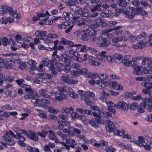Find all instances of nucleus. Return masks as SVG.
<instances>
[{
	"mask_svg": "<svg viewBox=\"0 0 152 152\" xmlns=\"http://www.w3.org/2000/svg\"><path fill=\"white\" fill-rule=\"evenodd\" d=\"M65 65L62 64L51 60H50V70L51 73L54 75H57V71L61 72L63 71L66 73L69 72L70 71L71 67L70 66V63H65Z\"/></svg>",
	"mask_w": 152,
	"mask_h": 152,
	"instance_id": "nucleus-1",
	"label": "nucleus"
},
{
	"mask_svg": "<svg viewBox=\"0 0 152 152\" xmlns=\"http://www.w3.org/2000/svg\"><path fill=\"white\" fill-rule=\"evenodd\" d=\"M37 94V93L33 90L30 92H28V94L24 96V98L26 99H32L31 102L39 106L42 107H45L47 106L46 104H48L50 103V101L45 99H36Z\"/></svg>",
	"mask_w": 152,
	"mask_h": 152,
	"instance_id": "nucleus-2",
	"label": "nucleus"
},
{
	"mask_svg": "<svg viewBox=\"0 0 152 152\" xmlns=\"http://www.w3.org/2000/svg\"><path fill=\"white\" fill-rule=\"evenodd\" d=\"M4 56H6L5 59L6 62L9 65V66L7 68V69H9L12 68V66H13L17 61V63L19 65V68L21 70L25 69L26 66V65L25 62L20 60V59H15L14 57L15 56V54L14 53H7L4 54Z\"/></svg>",
	"mask_w": 152,
	"mask_h": 152,
	"instance_id": "nucleus-3",
	"label": "nucleus"
},
{
	"mask_svg": "<svg viewBox=\"0 0 152 152\" xmlns=\"http://www.w3.org/2000/svg\"><path fill=\"white\" fill-rule=\"evenodd\" d=\"M70 7V9L74 12L76 15H79L84 17H88L90 13L85 9H83L76 4L71 5H68Z\"/></svg>",
	"mask_w": 152,
	"mask_h": 152,
	"instance_id": "nucleus-4",
	"label": "nucleus"
},
{
	"mask_svg": "<svg viewBox=\"0 0 152 152\" xmlns=\"http://www.w3.org/2000/svg\"><path fill=\"white\" fill-rule=\"evenodd\" d=\"M58 90L55 93V99L59 101H62L66 97L65 93L67 92V90L64 87H58Z\"/></svg>",
	"mask_w": 152,
	"mask_h": 152,
	"instance_id": "nucleus-5",
	"label": "nucleus"
},
{
	"mask_svg": "<svg viewBox=\"0 0 152 152\" xmlns=\"http://www.w3.org/2000/svg\"><path fill=\"white\" fill-rule=\"evenodd\" d=\"M47 33L46 31H41L39 30L36 31L34 34L36 36L39 37L41 40L45 41V42L47 43L49 45L53 43V41L48 39V36L46 34Z\"/></svg>",
	"mask_w": 152,
	"mask_h": 152,
	"instance_id": "nucleus-6",
	"label": "nucleus"
},
{
	"mask_svg": "<svg viewBox=\"0 0 152 152\" xmlns=\"http://www.w3.org/2000/svg\"><path fill=\"white\" fill-rule=\"evenodd\" d=\"M142 63L143 65L147 64L148 69L144 67L142 69L144 71H145L148 74H152V59L150 58H145L142 60Z\"/></svg>",
	"mask_w": 152,
	"mask_h": 152,
	"instance_id": "nucleus-7",
	"label": "nucleus"
},
{
	"mask_svg": "<svg viewBox=\"0 0 152 152\" xmlns=\"http://www.w3.org/2000/svg\"><path fill=\"white\" fill-rule=\"evenodd\" d=\"M148 36V34L145 32L142 33L140 34L137 36L135 38V41L138 43L139 45L145 47L146 42L145 41L146 37Z\"/></svg>",
	"mask_w": 152,
	"mask_h": 152,
	"instance_id": "nucleus-8",
	"label": "nucleus"
},
{
	"mask_svg": "<svg viewBox=\"0 0 152 152\" xmlns=\"http://www.w3.org/2000/svg\"><path fill=\"white\" fill-rule=\"evenodd\" d=\"M104 75L105 74L104 73L101 74L100 75H99V76H98V77L99 78V80H97L96 81V84L99 85V88L100 89H102L104 88L102 86V85H103L105 87H106L107 86V83H106L107 82L104 81V80L106 79L108 77V75L107 74H106L105 77H104Z\"/></svg>",
	"mask_w": 152,
	"mask_h": 152,
	"instance_id": "nucleus-9",
	"label": "nucleus"
},
{
	"mask_svg": "<svg viewBox=\"0 0 152 152\" xmlns=\"http://www.w3.org/2000/svg\"><path fill=\"white\" fill-rule=\"evenodd\" d=\"M25 130H22L23 132L20 134H15L14 137L16 139L18 140L17 141L18 143L21 147H25L26 146V145L24 142L26 140L25 137L22 135L23 134L24 135H26L25 133H23V131Z\"/></svg>",
	"mask_w": 152,
	"mask_h": 152,
	"instance_id": "nucleus-10",
	"label": "nucleus"
},
{
	"mask_svg": "<svg viewBox=\"0 0 152 152\" xmlns=\"http://www.w3.org/2000/svg\"><path fill=\"white\" fill-rule=\"evenodd\" d=\"M141 106L146 109L149 112H152V100L150 98H145L144 102L140 104Z\"/></svg>",
	"mask_w": 152,
	"mask_h": 152,
	"instance_id": "nucleus-11",
	"label": "nucleus"
},
{
	"mask_svg": "<svg viewBox=\"0 0 152 152\" xmlns=\"http://www.w3.org/2000/svg\"><path fill=\"white\" fill-rule=\"evenodd\" d=\"M141 85L146 88V89L142 90V92L145 94H148L149 96L152 98V83L143 82L141 83Z\"/></svg>",
	"mask_w": 152,
	"mask_h": 152,
	"instance_id": "nucleus-12",
	"label": "nucleus"
},
{
	"mask_svg": "<svg viewBox=\"0 0 152 152\" xmlns=\"http://www.w3.org/2000/svg\"><path fill=\"white\" fill-rule=\"evenodd\" d=\"M50 61L48 58H45L44 60L42 62L37 68V71L39 72H42L45 71V68L44 66H47L48 67L50 70Z\"/></svg>",
	"mask_w": 152,
	"mask_h": 152,
	"instance_id": "nucleus-13",
	"label": "nucleus"
},
{
	"mask_svg": "<svg viewBox=\"0 0 152 152\" xmlns=\"http://www.w3.org/2000/svg\"><path fill=\"white\" fill-rule=\"evenodd\" d=\"M135 9H136V8L131 7L129 8L130 11L124 10L123 11V13L126 15L127 18L132 19L134 18L135 15H137V14H135L136 12H135L136 11Z\"/></svg>",
	"mask_w": 152,
	"mask_h": 152,
	"instance_id": "nucleus-14",
	"label": "nucleus"
},
{
	"mask_svg": "<svg viewBox=\"0 0 152 152\" xmlns=\"http://www.w3.org/2000/svg\"><path fill=\"white\" fill-rule=\"evenodd\" d=\"M98 45L102 47H107L109 44V42L107 38L103 37L102 35L99 36L98 39Z\"/></svg>",
	"mask_w": 152,
	"mask_h": 152,
	"instance_id": "nucleus-15",
	"label": "nucleus"
},
{
	"mask_svg": "<svg viewBox=\"0 0 152 152\" xmlns=\"http://www.w3.org/2000/svg\"><path fill=\"white\" fill-rule=\"evenodd\" d=\"M66 54L68 55L72 54V55L71 56L72 57L75 56L76 57L78 61L81 62L82 60L81 59H80V60H79V56H80V55L78 51L76 50V48L74 49L73 48H70L67 50L66 51Z\"/></svg>",
	"mask_w": 152,
	"mask_h": 152,
	"instance_id": "nucleus-16",
	"label": "nucleus"
},
{
	"mask_svg": "<svg viewBox=\"0 0 152 152\" xmlns=\"http://www.w3.org/2000/svg\"><path fill=\"white\" fill-rule=\"evenodd\" d=\"M107 126H106V129L109 133L113 132L116 129L115 124L113 122L109 120L106 121Z\"/></svg>",
	"mask_w": 152,
	"mask_h": 152,
	"instance_id": "nucleus-17",
	"label": "nucleus"
},
{
	"mask_svg": "<svg viewBox=\"0 0 152 152\" xmlns=\"http://www.w3.org/2000/svg\"><path fill=\"white\" fill-rule=\"evenodd\" d=\"M53 58V59L56 61H59L60 62L71 63V61L70 59L66 57V55H64L60 56L58 55L56 56Z\"/></svg>",
	"mask_w": 152,
	"mask_h": 152,
	"instance_id": "nucleus-18",
	"label": "nucleus"
},
{
	"mask_svg": "<svg viewBox=\"0 0 152 152\" xmlns=\"http://www.w3.org/2000/svg\"><path fill=\"white\" fill-rule=\"evenodd\" d=\"M23 133H25L26 136L30 139L34 140L35 141H38V138L37 136L36 133L35 132L30 130L29 131V133L26 130L23 131Z\"/></svg>",
	"mask_w": 152,
	"mask_h": 152,
	"instance_id": "nucleus-19",
	"label": "nucleus"
},
{
	"mask_svg": "<svg viewBox=\"0 0 152 152\" xmlns=\"http://www.w3.org/2000/svg\"><path fill=\"white\" fill-rule=\"evenodd\" d=\"M13 8L12 7H9L6 5H0V12H1L3 15L7 14L8 13H9V15H11V12Z\"/></svg>",
	"mask_w": 152,
	"mask_h": 152,
	"instance_id": "nucleus-20",
	"label": "nucleus"
},
{
	"mask_svg": "<svg viewBox=\"0 0 152 152\" xmlns=\"http://www.w3.org/2000/svg\"><path fill=\"white\" fill-rule=\"evenodd\" d=\"M106 25V23L104 22L102 19L99 18L94 20L93 27L97 28L100 26L105 27Z\"/></svg>",
	"mask_w": 152,
	"mask_h": 152,
	"instance_id": "nucleus-21",
	"label": "nucleus"
},
{
	"mask_svg": "<svg viewBox=\"0 0 152 152\" xmlns=\"http://www.w3.org/2000/svg\"><path fill=\"white\" fill-rule=\"evenodd\" d=\"M65 20L69 22L74 21L75 17V15L69 12H65L63 13Z\"/></svg>",
	"mask_w": 152,
	"mask_h": 152,
	"instance_id": "nucleus-22",
	"label": "nucleus"
},
{
	"mask_svg": "<svg viewBox=\"0 0 152 152\" xmlns=\"http://www.w3.org/2000/svg\"><path fill=\"white\" fill-rule=\"evenodd\" d=\"M129 106L127 104L123 101H121L117 103L116 106V108L117 109L121 108L124 110L127 109Z\"/></svg>",
	"mask_w": 152,
	"mask_h": 152,
	"instance_id": "nucleus-23",
	"label": "nucleus"
},
{
	"mask_svg": "<svg viewBox=\"0 0 152 152\" xmlns=\"http://www.w3.org/2000/svg\"><path fill=\"white\" fill-rule=\"evenodd\" d=\"M1 140L2 141L1 142V143L5 147H6L8 145L10 146H13L15 143V141L10 138L7 139L5 140Z\"/></svg>",
	"mask_w": 152,
	"mask_h": 152,
	"instance_id": "nucleus-24",
	"label": "nucleus"
},
{
	"mask_svg": "<svg viewBox=\"0 0 152 152\" xmlns=\"http://www.w3.org/2000/svg\"><path fill=\"white\" fill-rule=\"evenodd\" d=\"M144 67L140 66L134 67L133 73L137 75H142L143 74V73L148 74L146 72H146L145 71L143 70L142 69Z\"/></svg>",
	"mask_w": 152,
	"mask_h": 152,
	"instance_id": "nucleus-25",
	"label": "nucleus"
},
{
	"mask_svg": "<svg viewBox=\"0 0 152 152\" xmlns=\"http://www.w3.org/2000/svg\"><path fill=\"white\" fill-rule=\"evenodd\" d=\"M74 21L78 26H82L85 25V18L76 16Z\"/></svg>",
	"mask_w": 152,
	"mask_h": 152,
	"instance_id": "nucleus-26",
	"label": "nucleus"
},
{
	"mask_svg": "<svg viewBox=\"0 0 152 152\" xmlns=\"http://www.w3.org/2000/svg\"><path fill=\"white\" fill-rule=\"evenodd\" d=\"M76 46H77L76 50L78 51H79L81 52H86L87 50L89 49L88 47L86 45H82L80 44L76 45Z\"/></svg>",
	"mask_w": 152,
	"mask_h": 152,
	"instance_id": "nucleus-27",
	"label": "nucleus"
},
{
	"mask_svg": "<svg viewBox=\"0 0 152 152\" xmlns=\"http://www.w3.org/2000/svg\"><path fill=\"white\" fill-rule=\"evenodd\" d=\"M66 143L70 145V147L74 148H75V145L77 144L76 141L71 138H69L68 139H66Z\"/></svg>",
	"mask_w": 152,
	"mask_h": 152,
	"instance_id": "nucleus-28",
	"label": "nucleus"
},
{
	"mask_svg": "<svg viewBox=\"0 0 152 152\" xmlns=\"http://www.w3.org/2000/svg\"><path fill=\"white\" fill-rule=\"evenodd\" d=\"M15 135L10 130L8 132H7L5 135L2 136L1 140H5L8 138H10L13 137H14Z\"/></svg>",
	"mask_w": 152,
	"mask_h": 152,
	"instance_id": "nucleus-29",
	"label": "nucleus"
},
{
	"mask_svg": "<svg viewBox=\"0 0 152 152\" xmlns=\"http://www.w3.org/2000/svg\"><path fill=\"white\" fill-rule=\"evenodd\" d=\"M100 8L101 7L105 9L106 12H109V10H107V9L109 7L110 5L107 4V2L105 1H100L99 4Z\"/></svg>",
	"mask_w": 152,
	"mask_h": 152,
	"instance_id": "nucleus-30",
	"label": "nucleus"
},
{
	"mask_svg": "<svg viewBox=\"0 0 152 152\" xmlns=\"http://www.w3.org/2000/svg\"><path fill=\"white\" fill-rule=\"evenodd\" d=\"M135 10H136L135 12H136L135 14H137V15L140 14L142 15H145L148 14L147 12L144 10L142 8L137 7Z\"/></svg>",
	"mask_w": 152,
	"mask_h": 152,
	"instance_id": "nucleus-31",
	"label": "nucleus"
},
{
	"mask_svg": "<svg viewBox=\"0 0 152 152\" xmlns=\"http://www.w3.org/2000/svg\"><path fill=\"white\" fill-rule=\"evenodd\" d=\"M122 62L126 66H132L134 64L135 61H129L127 59H124L122 60Z\"/></svg>",
	"mask_w": 152,
	"mask_h": 152,
	"instance_id": "nucleus-32",
	"label": "nucleus"
},
{
	"mask_svg": "<svg viewBox=\"0 0 152 152\" xmlns=\"http://www.w3.org/2000/svg\"><path fill=\"white\" fill-rule=\"evenodd\" d=\"M59 42V41L56 40H55L53 41V43H54V48L56 49L60 50L62 52L63 51L64 52H65L64 48L63 46L61 45H58L57 46Z\"/></svg>",
	"mask_w": 152,
	"mask_h": 152,
	"instance_id": "nucleus-33",
	"label": "nucleus"
},
{
	"mask_svg": "<svg viewBox=\"0 0 152 152\" xmlns=\"http://www.w3.org/2000/svg\"><path fill=\"white\" fill-rule=\"evenodd\" d=\"M67 127L68 128H65L64 129L63 131V132L71 134L72 136H74L75 134L73 132L74 128L69 126H68Z\"/></svg>",
	"mask_w": 152,
	"mask_h": 152,
	"instance_id": "nucleus-34",
	"label": "nucleus"
},
{
	"mask_svg": "<svg viewBox=\"0 0 152 152\" xmlns=\"http://www.w3.org/2000/svg\"><path fill=\"white\" fill-rule=\"evenodd\" d=\"M68 122L66 121H59L58 122L59 125L58 126V129L60 130H62L64 129V126H66V124Z\"/></svg>",
	"mask_w": 152,
	"mask_h": 152,
	"instance_id": "nucleus-35",
	"label": "nucleus"
},
{
	"mask_svg": "<svg viewBox=\"0 0 152 152\" xmlns=\"http://www.w3.org/2000/svg\"><path fill=\"white\" fill-rule=\"evenodd\" d=\"M43 78H44V80L46 81L48 83H51V79L53 77L52 75L49 73H43Z\"/></svg>",
	"mask_w": 152,
	"mask_h": 152,
	"instance_id": "nucleus-36",
	"label": "nucleus"
},
{
	"mask_svg": "<svg viewBox=\"0 0 152 152\" xmlns=\"http://www.w3.org/2000/svg\"><path fill=\"white\" fill-rule=\"evenodd\" d=\"M130 0H118L117 3L119 6L122 7H126Z\"/></svg>",
	"mask_w": 152,
	"mask_h": 152,
	"instance_id": "nucleus-37",
	"label": "nucleus"
},
{
	"mask_svg": "<svg viewBox=\"0 0 152 152\" xmlns=\"http://www.w3.org/2000/svg\"><path fill=\"white\" fill-rule=\"evenodd\" d=\"M11 12V14L10 15L12 16L14 18L20 20L21 18L20 15L19 13H17V11L16 10H12Z\"/></svg>",
	"mask_w": 152,
	"mask_h": 152,
	"instance_id": "nucleus-38",
	"label": "nucleus"
},
{
	"mask_svg": "<svg viewBox=\"0 0 152 152\" xmlns=\"http://www.w3.org/2000/svg\"><path fill=\"white\" fill-rule=\"evenodd\" d=\"M87 31L84 30L83 33L81 34V39L83 40L87 41L89 39V36Z\"/></svg>",
	"mask_w": 152,
	"mask_h": 152,
	"instance_id": "nucleus-39",
	"label": "nucleus"
},
{
	"mask_svg": "<svg viewBox=\"0 0 152 152\" xmlns=\"http://www.w3.org/2000/svg\"><path fill=\"white\" fill-rule=\"evenodd\" d=\"M71 76L67 75H65L61 77V79L63 81L69 84L71 80Z\"/></svg>",
	"mask_w": 152,
	"mask_h": 152,
	"instance_id": "nucleus-40",
	"label": "nucleus"
},
{
	"mask_svg": "<svg viewBox=\"0 0 152 152\" xmlns=\"http://www.w3.org/2000/svg\"><path fill=\"white\" fill-rule=\"evenodd\" d=\"M70 25L69 22H64L62 24L58 25V27L61 29H65Z\"/></svg>",
	"mask_w": 152,
	"mask_h": 152,
	"instance_id": "nucleus-41",
	"label": "nucleus"
},
{
	"mask_svg": "<svg viewBox=\"0 0 152 152\" xmlns=\"http://www.w3.org/2000/svg\"><path fill=\"white\" fill-rule=\"evenodd\" d=\"M103 112L99 110L95 112H93V115L97 118H102V116H103Z\"/></svg>",
	"mask_w": 152,
	"mask_h": 152,
	"instance_id": "nucleus-42",
	"label": "nucleus"
},
{
	"mask_svg": "<svg viewBox=\"0 0 152 152\" xmlns=\"http://www.w3.org/2000/svg\"><path fill=\"white\" fill-rule=\"evenodd\" d=\"M82 100L84 101L85 103L88 105H91L92 102L91 100L90 99V98L87 96H82L81 97Z\"/></svg>",
	"mask_w": 152,
	"mask_h": 152,
	"instance_id": "nucleus-43",
	"label": "nucleus"
},
{
	"mask_svg": "<svg viewBox=\"0 0 152 152\" xmlns=\"http://www.w3.org/2000/svg\"><path fill=\"white\" fill-rule=\"evenodd\" d=\"M36 65H33L32 66H31L30 67V70L29 71V72L30 74L32 75H36L37 73L35 72L34 71H37V67L36 66Z\"/></svg>",
	"mask_w": 152,
	"mask_h": 152,
	"instance_id": "nucleus-44",
	"label": "nucleus"
},
{
	"mask_svg": "<svg viewBox=\"0 0 152 152\" xmlns=\"http://www.w3.org/2000/svg\"><path fill=\"white\" fill-rule=\"evenodd\" d=\"M68 91L69 93V95L71 97L75 98L78 97V94L75 92L72 89L70 88Z\"/></svg>",
	"mask_w": 152,
	"mask_h": 152,
	"instance_id": "nucleus-45",
	"label": "nucleus"
},
{
	"mask_svg": "<svg viewBox=\"0 0 152 152\" xmlns=\"http://www.w3.org/2000/svg\"><path fill=\"white\" fill-rule=\"evenodd\" d=\"M89 37L95 36L97 34V32L94 29H91V30H86Z\"/></svg>",
	"mask_w": 152,
	"mask_h": 152,
	"instance_id": "nucleus-46",
	"label": "nucleus"
},
{
	"mask_svg": "<svg viewBox=\"0 0 152 152\" xmlns=\"http://www.w3.org/2000/svg\"><path fill=\"white\" fill-rule=\"evenodd\" d=\"M49 17H48L46 18H44L43 19V21H45V24L48 25H50L52 24L53 23V21L52 19L49 20Z\"/></svg>",
	"mask_w": 152,
	"mask_h": 152,
	"instance_id": "nucleus-47",
	"label": "nucleus"
},
{
	"mask_svg": "<svg viewBox=\"0 0 152 152\" xmlns=\"http://www.w3.org/2000/svg\"><path fill=\"white\" fill-rule=\"evenodd\" d=\"M2 45L4 46H7L9 44V40L6 37L2 38Z\"/></svg>",
	"mask_w": 152,
	"mask_h": 152,
	"instance_id": "nucleus-48",
	"label": "nucleus"
},
{
	"mask_svg": "<svg viewBox=\"0 0 152 152\" xmlns=\"http://www.w3.org/2000/svg\"><path fill=\"white\" fill-rule=\"evenodd\" d=\"M48 132L49 134V138L50 140H53L55 139H56V136L54 132L53 131L49 130Z\"/></svg>",
	"mask_w": 152,
	"mask_h": 152,
	"instance_id": "nucleus-49",
	"label": "nucleus"
},
{
	"mask_svg": "<svg viewBox=\"0 0 152 152\" xmlns=\"http://www.w3.org/2000/svg\"><path fill=\"white\" fill-rule=\"evenodd\" d=\"M106 83H107V86L109 85L110 88H113L115 89L117 87L118 84L117 82H113L109 83L108 82H107Z\"/></svg>",
	"mask_w": 152,
	"mask_h": 152,
	"instance_id": "nucleus-50",
	"label": "nucleus"
},
{
	"mask_svg": "<svg viewBox=\"0 0 152 152\" xmlns=\"http://www.w3.org/2000/svg\"><path fill=\"white\" fill-rule=\"evenodd\" d=\"M89 124L91 125L93 127L96 128H99V126L96 123L95 120H94L92 119H89L88 121Z\"/></svg>",
	"mask_w": 152,
	"mask_h": 152,
	"instance_id": "nucleus-51",
	"label": "nucleus"
},
{
	"mask_svg": "<svg viewBox=\"0 0 152 152\" xmlns=\"http://www.w3.org/2000/svg\"><path fill=\"white\" fill-rule=\"evenodd\" d=\"M27 149L30 152H40L38 148H35L30 146L27 147Z\"/></svg>",
	"mask_w": 152,
	"mask_h": 152,
	"instance_id": "nucleus-52",
	"label": "nucleus"
},
{
	"mask_svg": "<svg viewBox=\"0 0 152 152\" xmlns=\"http://www.w3.org/2000/svg\"><path fill=\"white\" fill-rule=\"evenodd\" d=\"M85 24H88L89 26L90 25V26H92L93 25L94 22V20H93L90 18H85Z\"/></svg>",
	"mask_w": 152,
	"mask_h": 152,
	"instance_id": "nucleus-53",
	"label": "nucleus"
},
{
	"mask_svg": "<svg viewBox=\"0 0 152 152\" xmlns=\"http://www.w3.org/2000/svg\"><path fill=\"white\" fill-rule=\"evenodd\" d=\"M91 11L92 12H95L96 11H101V8H100L99 4L94 6L93 8H91L90 9Z\"/></svg>",
	"mask_w": 152,
	"mask_h": 152,
	"instance_id": "nucleus-54",
	"label": "nucleus"
},
{
	"mask_svg": "<svg viewBox=\"0 0 152 152\" xmlns=\"http://www.w3.org/2000/svg\"><path fill=\"white\" fill-rule=\"evenodd\" d=\"M105 150L106 152H115L116 150L112 146H108L106 148Z\"/></svg>",
	"mask_w": 152,
	"mask_h": 152,
	"instance_id": "nucleus-55",
	"label": "nucleus"
},
{
	"mask_svg": "<svg viewBox=\"0 0 152 152\" xmlns=\"http://www.w3.org/2000/svg\"><path fill=\"white\" fill-rule=\"evenodd\" d=\"M148 137H146L145 138L144 137L142 136H139L138 137L139 140L142 142L145 143H148V140H147V139Z\"/></svg>",
	"mask_w": 152,
	"mask_h": 152,
	"instance_id": "nucleus-56",
	"label": "nucleus"
},
{
	"mask_svg": "<svg viewBox=\"0 0 152 152\" xmlns=\"http://www.w3.org/2000/svg\"><path fill=\"white\" fill-rule=\"evenodd\" d=\"M138 106V104L135 103H132L130 104L129 105V108L132 110H136Z\"/></svg>",
	"mask_w": 152,
	"mask_h": 152,
	"instance_id": "nucleus-57",
	"label": "nucleus"
},
{
	"mask_svg": "<svg viewBox=\"0 0 152 152\" xmlns=\"http://www.w3.org/2000/svg\"><path fill=\"white\" fill-rule=\"evenodd\" d=\"M77 70L78 71L79 75H83L84 74H85L88 70L87 69L85 68H82V69L79 68L77 69Z\"/></svg>",
	"mask_w": 152,
	"mask_h": 152,
	"instance_id": "nucleus-58",
	"label": "nucleus"
},
{
	"mask_svg": "<svg viewBox=\"0 0 152 152\" xmlns=\"http://www.w3.org/2000/svg\"><path fill=\"white\" fill-rule=\"evenodd\" d=\"M86 3L87 6L90 7H92L94 5V1L93 0H86Z\"/></svg>",
	"mask_w": 152,
	"mask_h": 152,
	"instance_id": "nucleus-59",
	"label": "nucleus"
},
{
	"mask_svg": "<svg viewBox=\"0 0 152 152\" xmlns=\"http://www.w3.org/2000/svg\"><path fill=\"white\" fill-rule=\"evenodd\" d=\"M123 56L120 54H116L115 56V59H114V61H115V60H117L118 61H121L123 60Z\"/></svg>",
	"mask_w": 152,
	"mask_h": 152,
	"instance_id": "nucleus-60",
	"label": "nucleus"
},
{
	"mask_svg": "<svg viewBox=\"0 0 152 152\" xmlns=\"http://www.w3.org/2000/svg\"><path fill=\"white\" fill-rule=\"evenodd\" d=\"M16 40L18 43H21L22 42V36L20 35L17 34L15 37Z\"/></svg>",
	"mask_w": 152,
	"mask_h": 152,
	"instance_id": "nucleus-61",
	"label": "nucleus"
},
{
	"mask_svg": "<svg viewBox=\"0 0 152 152\" xmlns=\"http://www.w3.org/2000/svg\"><path fill=\"white\" fill-rule=\"evenodd\" d=\"M14 130L15 132L16 133V134H20L23 132L22 130L24 129H21L19 127H15L14 128Z\"/></svg>",
	"mask_w": 152,
	"mask_h": 152,
	"instance_id": "nucleus-62",
	"label": "nucleus"
},
{
	"mask_svg": "<svg viewBox=\"0 0 152 152\" xmlns=\"http://www.w3.org/2000/svg\"><path fill=\"white\" fill-rule=\"evenodd\" d=\"M48 111L52 113H56L58 111V110L57 109H54L52 107H49L48 108Z\"/></svg>",
	"mask_w": 152,
	"mask_h": 152,
	"instance_id": "nucleus-63",
	"label": "nucleus"
},
{
	"mask_svg": "<svg viewBox=\"0 0 152 152\" xmlns=\"http://www.w3.org/2000/svg\"><path fill=\"white\" fill-rule=\"evenodd\" d=\"M121 37H114L112 39V42L114 43H117L118 42L121 41Z\"/></svg>",
	"mask_w": 152,
	"mask_h": 152,
	"instance_id": "nucleus-64",
	"label": "nucleus"
}]
</instances>
